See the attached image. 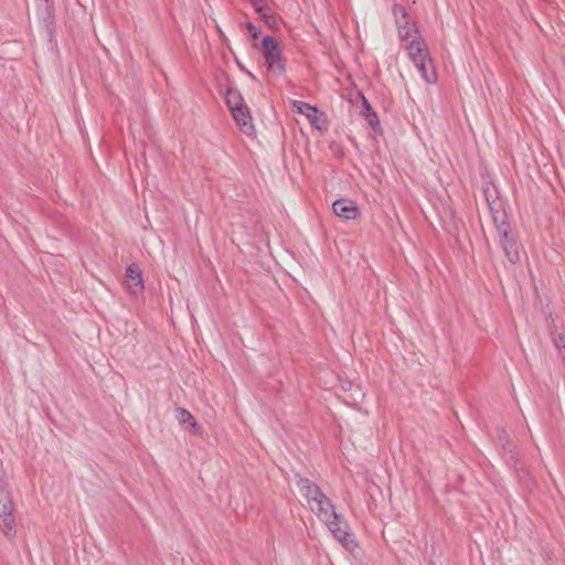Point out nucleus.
Listing matches in <instances>:
<instances>
[{
  "mask_svg": "<svg viewBox=\"0 0 565 565\" xmlns=\"http://www.w3.org/2000/svg\"><path fill=\"white\" fill-rule=\"evenodd\" d=\"M333 213L345 221H353L360 217V209L355 201L348 198H340L332 204Z\"/></svg>",
  "mask_w": 565,
  "mask_h": 565,
  "instance_id": "nucleus-5",
  "label": "nucleus"
},
{
  "mask_svg": "<svg viewBox=\"0 0 565 565\" xmlns=\"http://www.w3.org/2000/svg\"><path fill=\"white\" fill-rule=\"evenodd\" d=\"M177 414H178L177 418L180 424H182V425L188 424L195 431L201 430V427L198 424L196 419L188 409H185L183 407H177Z\"/></svg>",
  "mask_w": 565,
  "mask_h": 565,
  "instance_id": "nucleus-15",
  "label": "nucleus"
},
{
  "mask_svg": "<svg viewBox=\"0 0 565 565\" xmlns=\"http://www.w3.org/2000/svg\"><path fill=\"white\" fill-rule=\"evenodd\" d=\"M127 287L132 294H138L143 290L142 274L138 265L130 264L126 269Z\"/></svg>",
  "mask_w": 565,
  "mask_h": 565,
  "instance_id": "nucleus-9",
  "label": "nucleus"
},
{
  "mask_svg": "<svg viewBox=\"0 0 565 565\" xmlns=\"http://www.w3.org/2000/svg\"><path fill=\"white\" fill-rule=\"evenodd\" d=\"M291 104L292 109L296 113L306 116L312 127L320 131L327 129L324 114L320 113L317 106L310 105L302 100H292Z\"/></svg>",
  "mask_w": 565,
  "mask_h": 565,
  "instance_id": "nucleus-4",
  "label": "nucleus"
},
{
  "mask_svg": "<svg viewBox=\"0 0 565 565\" xmlns=\"http://www.w3.org/2000/svg\"><path fill=\"white\" fill-rule=\"evenodd\" d=\"M347 404H352V405H355L358 404V398L355 396L352 395V401H348V399H344Z\"/></svg>",
  "mask_w": 565,
  "mask_h": 565,
  "instance_id": "nucleus-22",
  "label": "nucleus"
},
{
  "mask_svg": "<svg viewBox=\"0 0 565 565\" xmlns=\"http://www.w3.org/2000/svg\"><path fill=\"white\" fill-rule=\"evenodd\" d=\"M361 97H362V105H363L362 114L364 117H366V114L373 113V109H372L369 100L363 95H361Z\"/></svg>",
  "mask_w": 565,
  "mask_h": 565,
  "instance_id": "nucleus-19",
  "label": "nucleus"
},
{
  "mask_svg": "<svg viewBox=\"0 0 565 565\" xmlns=\"http://www.w3.org/2000/svg\"><path fill=\"white\" fill-rule=\"evenodd\" d=\"M296 486L310 505L324 494L317 483L306 477H301L299 473H296Z\"/></svg>",
  "mask_w": 565,
  "mask_h": 565,
  "instance_id": "nucleus-7",
  "label": "nucleus"
},
{
  "mask_svg": "<svg viewBox=\"0 0 565 565\" xmlns=\"http://www.w3.org/2000/svg\"><path fill=\"white\" fill-rule=\"evenodd\" d=\"M365 119L374 131H379L381 129L380 120L375 111L366 114Z\"/></svg>",
  "mask_w": 565,
  "mask_h": 565,
  "instance_id": "nucleus-17",
  "label": "nucleus"
},
{
  "mask_svg": "<svg viewBox=\"0 0 565 565\" xmlns=\"http://www.w3.org/2000/svg\"><path fill=\"white\" fill-rule=\"evenodd\" d=\"M258 17L268 26L274 28L278 24L277 17L270 13V8L266 4V0H248Z\"/></svg>",
  "mask_w": 565,
  "mask_h": 565,
  "instance_id": "nucleus-11",
  "label": "nucleus"
},
{
  "mask_svg": "<svg viewBox=\"0 0 565 565\" xmlns=\"http://www.w3.org/2000/svg\"><path fill=\"white\" fill-rule=\"evenodd\" d=\"M245 25L253 39H257L260 35V33H262L260 29L255 26L252 22L248 21V22H246Z\"/></svg>",
  "mask_w": 565,
  "mask_h": 565,
  "instance_id": "nucleus-18",
  "label": "nucleus"
},
{
  "mask_svg": "<svg viewBox=\"0 0 565 565\" xmlns=\"http://www.w3.org/2000/svg\"><path fill=\"white\" fill-rule=\"evenodd\" d=\"M262 53L267 68L277 74L284 75L286 72L285 63L281 58V50L276 38L266 35L262 39Z\"/></svg>",
  "mask_w": 565,
  "mask_h": 565,
  "instance_id": "nucleus-2",
  "label": "nucleus"
},
{
  "mask_svg": "<svg viewBox=\"0 0 565 565\" xmlns=\"http://www.w3.org/2000/svg\"><path fill=\"white\" fill-rule=\"evenodd\" d=\"M225 103L230 110L245 105L243 96L237 88L228 87L225 93Z\"/></svg>",
  "mask_w": 565,
  "mask_h": 565,
  "instance_id": "nucleus-13",
  "label": "nucleus"
},
{
  "mask_svg": "<svg viewBox=\"0 0 565 565\" xmlns=\"http://www.w3.org/2000/svg\"><path fill=\"white\" fill-rule=\"evenodd\" d=\"M394 17L402 50L419 72L422 79L428 85H435L438 82V74L428 45L422 36L417 24L403 7L394 8Z\"/></svg>",
  "mask_w": 565,
  "mask_h": 565,
  "instance_id": "nucleus-1",
  "label": "nucleus"
},
{
  "mask_svg": "<svg viewBox=\"0 0 565 565\" xmlns=\"http://www.w3.org/2000/svg\"><path fill=\"white\" fill-rule=\"evenodd\" d=\"M0 529L4 535L15 533V522L12 514V499L10 492L0 484Z\"/></svg>",
  "mask_w": 565,
  "mask_h": 565,
  "instance_id": "nucleus-3",
  "label": "nucleus"
},
{
  "mask_svg": "<svg viewBox=\"0 0 565 565\" xmlns=\"http://www.w3.org/2000/svg\"><path fill=\"white\" fill-rule=\"evenodd\" d=\"M556 345L558 347L559 354L562 355L563 360L565 361V338L559 337L556 342Z\"/></svg>",
  "mask_w": 565,
  "mask_h": 565,
  "instance_id": "nucleus-20",
  "label": "nucleus"
},
{
  "mask_svg": "<svg viewBox=\"0 0 565 565\" xmlns=\"http://www.w3.org/2000/svg\"><path fill=\"white\" fill-rule=\"evenodd\" d=\"M340 384H341V388L344 391V392H348V391H351L352 387H353V384L351 381L349 380H342L340 379Z\"/></svg>",
  "mask_w": 565,
  "mask_h": 565,
  "instance_id": "nucleus-21",
  "label": "nucleus"
},
{
  "mask_svg": "<svg viewBox=\"0 0 565 565\" xmlns=\"http://www.w3.org/2000/svg\"><path fill=\"white\" fill-rule=\"evenodd\" d=\"M354 394H358L360 397L364 396V393L362 392V390L360 387L355 388Z\"/></svg>",
  "mask_w": 565,
  "mask_h": 565,
  "instance_id": "nucleus-23",
  "label": "nucleus"
},
{
  "mask_svg": "<svg viewBox=\"0 0 565 565\" xmlns=\"http://www.w3.org/2000/svg\"><path fill=\"white\" fill-rule=\"evenodd\" d=\"M310 508L321 522L328 521L332 516L335 518V507L326 494H322L321 499L316 500Z\"/></svg>",
  "mask_w": 565,
  "mask_h": 565,
  "instance_id": "nucleus-8",
  "label": "nucleus"
},
{
  "mask_svg": "<svg viewBox=\"0 0 565 565\" xmlns=\"http://www.w3.org/2000/svg\"><path fill=\"white\" fill-rule=\"evenodd\" d=\"M501 246L505 253V256L511 263H516L519 260L518 250L514 248V243L509 238L507 232H503L500 239Z\"/></svg>",
  "mask_w": 565,
  "mask_h": 565,
  "instance_id": "nucleus-14",
  "label": "nucleus"
},
{
  "mask_svg": "<svg viewBox=\"0 0 565 565\" xmlns=\"http://www.w3.org/2000/svg\"><path fill=\"white\" fill-rule=\"evenodd\" d=\"M322 522L327 525V527L329 529L333 536L337 529H349L347 521L337 512L335 518L332 516L328 521Z\"/></svg>",
  "mask_w": 565,
  "mask_h": 565,
  "instance_id": "nucleus-16",
  "label": "nucleus"
},
{
  "mask_svg": "<svg viewBox=\"0 0 565 565\" xmlns=\"http://www.w3.org/2000/svg\"><path fill=\"white\" fill-rule=\"evenodd\" d=\"M233 118L242 131L249 135L254 130L253 119L246 105L231 110Z\"/></svg>",
  "mask_w": 565,
  "mask_h": 565,
  "instance_id": "nucleus-10",
  "label": "nucleus"
},
{
  "mask_svg": "<svg viewBox=\"0 0 565 565\" xmlns=\"http://www.w3.org/2000/svg\"><path fill=\"white\" fill-rule=\"evenodd\" d=\"M36 14L43 23L50 38H53L55 10L52 0H43L35 2Z\"/></svg>",
  "mask_w": 565,
  "mask_h": 565,
  "instance_id": "nucleus-6",
  "label": "nucleus"
},
{
  "mask_svg": "<svg viewBox=\"0 0 565 565\" xmlns=\"http://www.w3.org/2000/svg\"><path fill=\"white\" fill-rule=\"evenodd\" d=\"M334 539L348 551H353L358 546L355 536L353 532L349 531V529H337L334 532Z\"/></svg>",
  "mask_w": 565,
  "mask_h": 565,
  "instance_id": "nucleus-12",
  "label": "nucleus"
}]
</instances>
